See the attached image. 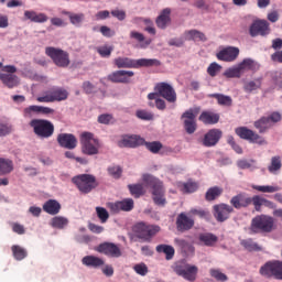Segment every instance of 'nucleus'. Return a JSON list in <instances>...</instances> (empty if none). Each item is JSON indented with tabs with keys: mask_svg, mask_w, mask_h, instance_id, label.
Segmentation results:
<instances>
[{
	"mask_svg": "<svg viewBox=\"0 0 282 282\" xmlns=\"http://www.w3.org/2000/svg\"><path fill=\"white\" fill-rule=\"evenodd\" d=\"M133 232L139 239H143V241H151V239L160 232V226L138 223L133 226Z\"/></svg>",
	"mask_w": 282,
	"mask_h": 282,
	"instance_id": "9",
	"label": "nucleus"
},
{
	"mask_svg": "<svg viewBox=\"0 0 282 282\" xmlns=\"http://www.w3.org/2000/svg\"><path fill=\"white\" fill-rule=\"evenodd\" d=\"M219 113L213 111H203L198 117V120L203 122V124H217L219 122Z\"/></svg>",
	"mask_w": 282,
	"mask_h": 282,
	"instance_id": "30",
	"label": "nucleus"
},
{
	"mask_svg": "<svg viewBox=\"0 0 282 282\" xmlns=\"http://www.w3.org/2000/svg\"><path fill=\"white\" fill-rule=\"evenodd\" d=\"M240 73L243 75L246 72H259L261 65L252 58H245L238 64Z\"/></svg>",
	"mask_w": 282,
	"mask_h": 282,
	"instance_id": "28",
	"label": "nucleus"
},
{
	"mask_svg": "<svg viewBox=\"0 0 282 282\" xmlns=\"http://www.w3.org/2000/svg\"><path fill=\"white\" fill-rule=\"evenodd\" d=\"M219 72H221V65L217 64V62L212 63L207 67V74H209L212 76V78H215V76H217V74H219Z\"/></svg>",
	"mask_w": 282,
	"mask_h": 282,
	"instance_id": "58",
	"label": "nucleus"
},
{
	"mask_svg": "<svg viewBox=\"0 0 282 282\" xmlns=\"http://www.w3.org/2000/svg\"><path fill=\"white\" fill-rule=\"evenodd\" d=\"M209 98H215L220 107H232V97L224 94H212Z\"/></svg>",
	"mask_w": 282,
	"mask_h": 282,
	"instance_id": "39",
	"label": "nucleus"
},
{
	"mask_svg": "<svg viewBox=\"0 0 282 282\" xmlns=\"http://www.w3.org/2000/svg\"><path fill=\"white\" fill-rule=\"evenodd\" d=\"M98 54H100V56H102L104 58H107L109 56H111V53L113 52V47L112 46H101L97 50Z\"/></svg>",
	"mask_w": 282,
	"mask_h": 282,
	"instance_id": "62",
	"label": "nucleus"
},
{
	"mask_svg": "<svg viewBox=\"0 0 282 282\" xmlns=\"http://www.w3.org/2000/svg\"><path fill=\"white\" fill-rule=\"evenodd\" d=\"M142 180L143 184L150 188L152 202L155 206L164 208L166 206V189L164 188V183H162L160 178L150 174H143Z\"/></svg>",
	"mask_w": 282,
	"mask_h": 282,
	"instance_id": "1",
	"label": "nucleus"
},
{
	"mask_svg": "<svg viewBox=\"0 0 282 282\" xmlns=\"http://www.w3.org/2000/svg\"><path fill=\"white\" fill-rule=\"evenodd\" d=\"M154 94H156L159 97L163 98L164 100H166V102H170L171 105L177 102V93L175 91V88H173L169 83H158L154 86Z\"/></svg>",
	"mask_w": 282,
	"mask_h": 282,
	"instance_id": "10",
	"label": "nucleus"
},
{
	"mask_svg": "<svg viewBox=\"0 0 282 282\" xmlns=\"http://www.w3.org/2000/svg\"><path fill=\"white\" fill-rule=\"evenodd\" d=\"M69 98V91L63 87L54 86L36 97L37 102H63Z\"/></svg>",
	"mask_w": 282,
	"mask_h": 282,
	"instance_id": "6",
	"label": "nucleus"
},
{
	"mask_svg": "<svg viewBox=\"0 0 282 282\" xmlns=\"http://www.w3.org/2000/svg\"><path fill=\"white\" fill-rule=\"evenodd\" d=\"M135 116L139 120H153L154 118L153 113L149 112V110H137Z\"/></svg>",
	"mask_w": 282,
	"mask_h": 282,
	"instance_id": "60",
	"label": "nucleus"
},
{
	"mask_svg": "<svg viewBox=\"0 0 282 282\" xmlns=\"http://www.w3.org/2000/svg\"><path fill=\"white\" fill-rule=\"evenodd\" d=\"M24 18L33 23H46L48 19L45 13H36L35 11H24Z\"/></svg>",
	"mask_w": 282,
	"mask_h": 282,
	"instance_id": "35",
	"label": "nucleus"
},
{
	"mask_svg": "<svg viewBox=\"0 0 282 282\" xmlns=\"http://www.w3.org/2000/svg\"><path fill=\"white\" fill-rule=\"evenodd\" d=\"M273 230H276V223L272 216L258 215L251 219L250 235H270Z\"/></svg>",
	"mask_w": 282,
	"mask_h": 282,
	"instance_id": "2",
	"label": "nucleus"
},
{
	"mask_svg": "<svg viewBox=\"0 0 282 282\" xmlns=\"http://www.w3.org/2000/svg\"><path fill=\"white\" fill-rule=\"evenodd\" d=\"M143 145L150 151V153H160L162 151V142L160 141H153V142H147L144 140Z\"/></svg>",
	"mask_w": 282,
	"mask_h": 282,
	"instance_id": "52",
	"label": "nucleus"
},
{
	"mask_svg": "<svg viewBox=\"0 0 282 282\" xmlns=\"http://www.w3.org/2000/svg\"><path fill=\"white\" fill-rule=\"evenodd\" d=\"M97 252L106 254V257H112L115 259H118V257H122V251L120 250V247H118V245L113 242L100 243L97 248Z\"/></svg>",
	"mask_w": 282,
	"mask_h": 282,
	"instance_id": "21",
	"label": "nucleus"
},
{
	"mask_svg": "<svg viewBox=\"0 0 282 282\" xmlns=\"http://www.w3.org/2000/svg\"><path fill=\"white\" fill-rule=\"evenodd\" d=\"M195 226V219L186 215V213H181L176 218V229L178 232H186Z\"/></svg>",
	"mask_w": 282,
	"mask_h": 282,
	"instance_id": "24",
	"label": "nucleus"
},
{
	"mask_svg": "<svg viewBox=\"0 0 282 282\" xmlns=\"http://www.w3.org/2000/svg\"><path fill=\"white\" fill-rule=\"evenodd\" d=\"M235 133L239 135L241 140H247V142L251 144H259L260 147L268 144L263 137L259 135L254 130H250L248 127H238L235 129Z\"/></svg>",
	"mask_w": 282,
	"mask_h": 282,
	"instance_id": "11",
	"label": "nucleus"
},
{
	"mask_svg": "<svg viewBox=\"0 0 282 282\" xmlns=\"http://www.w3.org/2000/svg\"><path fill=\"white\" fill-rule=\"evenodd\" d=\"M281 18V15L279 14V11L273 10L270 11L267 15L268 21H270V23H276V21H279V19Z\"/></svg>",
	"mask_w": 282,
	"mask_h": 282,
	"instance_id": "64",
	"label": "nucleus"
},
{
	"mask_svg": "<svg viewBox=\"0 0 282 282\" xmlns=\"http://www.w3.org/2000/svg\"><path fill=\"white\" fill-rule=\"evenodd\" d=\"M44 213H47V215H58L61 213V203L56 199H48L43 205Z\"/></svg>",
	"mask_w": 282,
	"mask_h": 282,
	"instance_id": "31",
	"label": "nucleus"
},
{
	"mask_svg": "<svg viewBox=\"0 0 282 282\" xmlns=\"http://www.w3.org/2000/svg\"><path fill=\"white\" fill-rule=\"evenodd\" d=\"M66 15L73 25H79L83 23V21H85V14L83 13L66 12Z\"/></svg>",
	"mask_w": 282,
	"mask_h": 282,
	"instance_id": "53",
	"label": "nucleus"
},
{
	"mask_svg": "<svg viewBox=\"0 0 282 282\" xmlns=\"http://www.w3.org/2000/svg\"><path fill=\"white\" fill-rule=\"evenodd\" d=\"M148 100H154L155 107L159 111H164V109H166V101L155 93L148 94Z\"/></svg>",
	"mask_w": 282,
	"mask_h": 282,
	"instance_id": "47",
	"label": "nucleus"
},
{
	"mask_svg": "<svg viewBox=\"0 0 282 282\" xmlns=\"http://www.w3.org/2000/svg\"><path fill=\"white\" fill-rule=\"evenodd\" d=\"M133 76H135L133 70H115L109 74L107 78L110 80V83L128 85V83H131V78H133Z\"/></svg>",
	"mask_w": 282,
	"mask_h": 282,
	"instance_id": "17",
	"label": "nucleus"
},
{
	"mask_svg": "<svg viewBox=\"0 0 282 282\" xmlns=\"http://www.w3.org/2000/svg\"><path fill=\"white\" fill-rule=\"evenodd\" d=\"M120 149H138V147H144V138L138 134H126L121 137V140L117 142Z\"/></svg>",
	"mask_w": 282,
	"mask_h": 282,
	"instance_id": "15",
	"label": "nucleus"
},
{
	"mask_svg": "<svg viewBox=\"0 0 282 282\" xmlns=\"http://www.w3.org/2000/svg\"><path fill=\"white\" fill-rule=\"evenodd\" d=\"M108 173L113 180H120L122 177V167L120 165L109 166Z\"/></svg>",
	"mask_w": 282,
	"mask_h": 282,
	"instance_id": "55",
	"label": "nucleus"
},
{
	"mask_svg": "<svg viewBox=\"0 0 282 282\" xmlns=\"http://www.w3.org/2000/svg\"><path fill=\"white\" fill-rule=\"evenodd\" d=\"M281 156H273L268 169L270 173H276V171H281Z\"/></svg>",
	"mask_w": 282,
	"mask_h": 282,
	"instance_id": "54",
	"label": "nucleus"
},
{
	"mask_svg": "<svg viewBox=\"0 0 282 282\" xmlns=\"http://www.w3.org/2000/svg\"><path fill=\"white\" fill-rule=\"evenodd\" d=\"M198 241L206 246L207 248H214L217 246V241H219V237L212 232H203L198 235Z\"/></svg>",
	"mask_w": 282,
	"mask_h": 282,
	"instance_id": "29",
	"label": "nucleus"
},
{
	"mask_svg": "<svg viewBox=\"0 0 282 282\" xmlns=\"http://www.w3.org/2000/svg\"><path fill=\"white\" fill-rule=\"evenodd\" d=\"M272 32L270 29V22L267 20H256L249 28V34L253 39L256 36H268Z\"/></svg>",
	"mask_w": 282,
	"mask_h": 282,
	"instance_id": "16",
	"label": "nucleus"
},
{
	"mask_svg": "<svg viewBox=\"0 0 282 282\" xmlns=\"http://www.w3.org/2000/svg\"><path fill=\"white\" fill-rule=\"evenodd\" d=\"M171 23V9H164L161 14L156 18V25L161 30L166 29V26Z\"/></svg>",
	"mask_w": 282,
	"mask_h": 282,
	"instance_id": "33",
	"label": "nucleus"
},
{
	"mask_svg": "<svg viewBox=\"0 0 282 282\" xmlns=\"http://www.w3.org/2000/svg\"><path fill=\"white\" fill-rule=\"evenodd\" d=\"M0 80L9 89H13V87H17L19 85V77L12 74L0 73Z\"/></svg>",
	"mask_w": 282,
	"mask_h": 282,
	"instance_id": "32",
	"label": "nucleus"
},
{
	"mask_svg": "<svg viewBox=\"0 0 282 282\" xmlns=\"http://www.w3.org/2000/svg\"><path fill=\"white\" fill-rule=\"evenodd\" d=\"M240 246H242L245 250H248V252H260L261 250L259 243L254 242L252 238L241 240Z\"/></svg>",
	"mask_w": 282,
	"mask_h": 282,
	"instance_id": "41",
	"label": "nucleus"
},
{
	"mask_svg": "<svg viewBox=\"0 0 282 282\" xmlns=\"http://www.w3.org/2000/svg\"><path fill=\"white\" fill-rule=\"evenodd\" d=\"M184 36L186 41H207L206 34L197 30L185 31Z\"/></svg>",
	"mask_w": 282,
	"mask_h": 282,
	"instance_id": "38",
	"label": "nucleus"
},
{
	"mask_svg": "<svg viewBox=\"0 0 282 282\" xmlns=\"http://www.w3.org/2000/svg\"><path fill=\"white\" fill-rule=\"evenodd\" d=\"M252 188L259 193H279L281 191L280 186L274 185H252Z\"/></svg>",
	"mask_w": 282,
	"mask_h": 282,
	"instance_id": "50",
	"label": "nucleus"
},
{
	"mask_svg": "<svg viewBox=\"0 0 282 282\" xmlns=\"http://www.w3.org/2000/svg\"><path fill=\"white\" fill-rule=\"evenodd\" d=\"M253 126L258 129L259 133H265L272 127V123L268 117H262L254 121Z\"/></svg>",
	"mask_w": 282,
	"mask_h": 282,
	"instance_id": "40",
	"label": "nucleus"
},
{
	"mask_svg": "<svg viewBox=\"0 0 282 282\" xmlns=\"http://www.w3.org/2000/svg\"><path fill=\"white\" fill-rule=\"evenodd\" d=\"M130 39H134V41H138L140 43V47H149L151 45V40H147L144 37V34L137 32V31H131L130 32Z\"/></svg>",
	"mask_w": 282,
	"mask_h": 282,
	"instance_id": "46",
	"label": "nucleus"
},
{
	"mask_svg": "<svg viewBox=\"0 0 282 282\" xmlns=\"http://www.w3.org/2000/svg\"><path fill=\"white\" fill-rule=\"evenodd\" d=\"M14 171V162L10 159L0 158V175H10Z\"/></svg>",
	"mask_w": 282,
	"mask_h": 282,
	"instance_id": "36",
	"label": "nucleus"
},
{
	"mask_svg": "<svg viewBox=\"0 0 282 282\" xmlns=\"http://www.w3.org/2000/svg\"><path fill=\"white\" fill-rule=\"evenodd\" d=\"M223 135H224V132L220 129H217V128L210 129L208 132L205 133L202 140V144L203 147H207V148L217 147Z\"/></svg>",
	"mask_w": 282,
	"mask_h": 282,
	"instance_id": "18",
	"label": "nucleus"
},
{
	"mask_svg": "<svg viewBox=\"0 0 282 282\" xmlns=\"http://www.w3.org/2000/svg\"><path fill=\"white\" fill-rule=\"evenodd\" d=\"M195 118L196 116L193 109H189L182 115L184 129L188 135H193V133L197 131V121H195Z\"/></svg>",
	"mask_w": 282,
	"mask_h": 282,
	"instance_id": "20",
	"label": "nucleus"
},
{
	"mask_svg": "<svg viewBox=\"0 0 282 282\" xmlns=\"http://www.w3.org/2000/svg\"><path fill=\"white\" fill-rule=\"evenodd\" d=\"M250 204L254 206V209L258 213L261 212V206H265V208H276V206L271 200L259 195L250 197Z\"/></svg>",
	"mask_w": 282,
	"mask_h": 282,
	"instance_id": "27",
	"label": "nucleus"
},
{
	"mask_svg": "<svg viewBox=\"0 0 282 282\" xmlns=\"http://www.w3.org/2000/svg\"><path fill=\"white\" fill-rule=\"evenodd\" d=\"M188 215L189 217H199V219H205L206 221L210 219V212L208 209L192 208Z\"/></svg>",
	"mask_w": 282,
	"mask_h": 282,
	"instance_id": "44",
	"label": "nucleus"
},
{
	"mask_svg": "<svg viewBox=\"0 0 282 282\" xmlns=\"http://www.w3.org/2000/svg\"><path fill=\"white\" fill-rule=\"evenodd\" d=\"M10 133H12V126H10V124H1L0 126V138L10 135Z\"/></svg>",
	"mask_w": 282,
	"mask_h": 282,
	"instance_id": "63",
	"label": "nucleus"
},
{
	"mask_svg": "<svg viewBox=\"0 0 282 282\" xmlns=\"http://www.w3.org/2000/svg\"><path fill=\"white\" fill-rule=\"evenodd\" d=\"M69 224V219L63 216H55L51 219L52 228H57L58 230H63Z\"/></svg>",
	"mask_w": 282,
	"mask_h": 282,
	"instance_id": "45",
	"label": "nucleus"
},
{
	"mask_svg": "<svg viewBox=\"0 0 282 282\" xmlns=\"http://www.w3.org/2000/svg\"><path fill=\"white\" fill-rule=\"evenodd\" d=\"M174 272H176L178 276L185 279V281L195 282L199 269L197 268V265L193 264H177L174 269Z\"/></svg>",
	"mask_w": 282,
	"mask_h": 282,
	"instance_id": "14",
	"label": "nucleus"
},
{
	"mask_svg": "<svg viewBox=\"0 0 282 282\" xmlns=\"http://www.w3.org/2000/svg\"><path fill=\"white\" fill-rule=\"evenodd\" d=\"M82 263L87 268H100L105 265V260L95 256H86L82 259Z\"/></svg>",
	"mask_w": 282,
	"mask_h": 282,
	"instance_id": "34",
	"label": "nucleus"
},
{
	"mask_svg": "<svg viewBox=\"0 0 282 282\" xmlns=\"http://www.w3.org/2000/svg\"><path fill=\"white\" fill-rule=\"evenodd\" d=\"M209 274L210 276H213V279H216V281H221V282L228 281V275L225 273H221L219 269H210Z\"/></svg>",
	"mask_w": 282,
	"mask_h": 282,
	"instance_id": "56",
	"label": "nucleus"
},
{
	"mask_svg": "<svg viewBox=\"0 0 282 282\" xmlns=\"http://www.w3.org/2000/svg\"><path fill=\"white\" fill-rule=\"evenodd\" d=\"M82 151L85 155H98L100 149H102V143L100 140L94 138L91 132H83L80 134Z\"/></svg>",
	"mask_w": 282,
	"mask_h": 282,
	"instance_id": "4",
	"label": "nucleus"
},
{
	"mask_svg": "<svg viewBox=\"0 0 282 282\" xmlns=\"http://www.w3.org/2000/svg\"><path fill=\"white\" fill-rule=\"evenodd\" d=\"M96 213L98 219H100L101 224H107L109 219V212L105 209V207H96Z\"/></svg>",
	"mask_w": 282,
	"mask_h": 282,
	"instance_id": "57",
	"label": "nucleus"
},
{
	"mask_svg": "<svg viewBox=\"0 0 282 282\" xmlns=\"http://www.w3.org/2000/svg\"><path fill=\"white\" fill-rule=\"evenodd\" d=\"M133 270L134 272H137V274H140L141 276H147V274L149 273V268L144 263L135 264L133 267Z\"/></svg>",
	"mask_w": 282,
	"mask_h": 282,
	"instance_id": "61",
	"label": "nucleus"
},
{
	"mask_svg": "<svg viewBox=\"0 0 282 282\" xmlns=\"http://www.w3.org/2000/svg\"><path fill=\"white\" fill-rule=\"evenodd\" d=\"M199 188V185L195 182H187L183 184L182 192L183 193H195Z\"/></svg>",
	"mask_w": 282,
	"mask_h": 282,
	"instance_id": "59",
	"label": "nucleus"
},
{
	"mask_svg": "<svg viewBox=\"0 0 282 282\" xmlns=\"http://www.w3.org/2000/svg\"><path fill=\"white\" fill-rule=\"evenodd\" d=\"M128 189L130 191V194L132 197H135V199L142 197L144 195V185L142 184H130L128 185Z\"/></svg>",
	"mask_w": 282,
	"mask_h": 282,
	"instance_id": "48",
	"label": "nucleus"
},
{
	"mask_svg": "<svg viewBox=\"0 0 282 282\" xmlns=\"http://www.w3.org/2000/svg\"><path fill=\"white\" fill-rule=\"evenodd\" d=\"M34 113L39 115L42 113V116H52L54 113V109L50 107L44 106H29L23 109V117L24 118H33Z\"/></svg>",
	"mask_w": 282,
	"mask_h": 282,
	"instance_id": "23",
	"label": "nucleus"
},
{
	"mask_svg": "<svg viewBox=\"0 0 282 282\" xmlns=\"http://www.w3.org/2000/svg\"><path fill=\"white\" fill-rule=\"evenodd\" d=\"M113 63L118 69H139V67H158L160 66V61L158 59H131L129 57H117Z\"/></svg>",
	"mask_w": 282,
	"mask_h": 282,
	"instance_id": "3",
	"label": "nucleus"
},
{
	"mask_svg": "<svg viewBox=\"0 0 282 282\" xmlns=\"http://www.w3.org/2000/svg\"><path fill=\"white\" fill-rule=\"evenodd\" d=\"M224 194V188L219 186L209 187L205 194L206 202H215V199H219Z\"/></svg>",
	"mask_w": 282,
	"mask_h": 282,
	"instance_id": "37",
	"label": "nucleus"
},
{
	"mask_svg": "<svg viewBox=\"0 0 282 282\" xmlns=\"http://www.w3.org/2000/svg\"><path fill=\"white\" fill-rule=\"evenodd\" d=\"M73 184L77 186L78 191L84 195H89L94 188L98 186L96 176L91 174H79L72 178Z\"/></svg>",
	"mask_w": 282,
	"mask_h": 282,
	"instance_id": "8",
	"label": "nucleus"
},
{
	"mask_svg": "<svg viewBox=\"0 0 282 282\" xmlns=\"http://www.w3.org/2000/svg\"><path fill=\"white\" fill-rule=\"evenodd\" d=\"M134 207V202L132 198H124L123 200L109 203L108 208L110 213L113 215H118V213H130V210Z\"/></svg>",
	"mask_w": 282,
	"mask_h": 282,
	"instance_id": "19",
	"label": "nucleus"
},
{
	"mask_svg": "<svg viewBox=\"0 0 282 282\" xmlns=\"http://www.w3.org/2000/svg\"><path fill=\"white\" fill-rule=\"evenodd\" d=\"M11 251L15 261H23L28 257V250L19 245H13Z\"/></svg>",
	"mask_w": 282,
	"mask_h": 282,
	"instance_id": "43",
	"label": "nucleus"
},
{
	"mask_svg": "<svg viewBox=\"0 0 282 282\" xmlns=\"http://www.w3.org/2000/svg\"><path fill=\"white\" fill-rule=\"evenodd\" d=\"M229 203L236 210H241V208H248L250 206V197L246 193H239L232 196Z\"/></svg>",
	"mask_w": 282,
	"mask_h": 282,
	"instance_id": "26",
	"label": "nucleus"
},
{
	"mask_svg": "<svg viewBox=\"0 0 282 282\" xmlns=\"http://www.w3.org/2000/svg\"><path fill=\"white\" fill-rule=\"evenodd\" d=\"M257 89H261V78L247 82L243 85V90L246 94H252V91H257Z\"/></svg>",
	"mask_w": 282,
	"mask_h": 282,
	"instance_id": "49",
	"label": "nucleus"
},
{
	"mask_svg": "<svg viewBox=\"0 0 282 282\" xmlns=\"http://www.w3.org/2000/svg\"><path fill=\"white\" fill-rule=\"evenodd\" d=\"M261 276H265V279H278V281H282V261H269L264 265L260 268Z\"/></svg>",
	"mask_w": 282,
	"mask_h": 282,
	"instance_id": "12",
	"label": "nucleus"
},
{
	"mask_svg": "<svg viewBox=\"0 0 282 282\" xmlns=\"http://www.w3.org/2000/svg\"><path fill=\"white\" fill-rule=\"evenodd\" d=\"M29 124L32 127L35 135L42 140H47V138L54 135V123L47 119H33Z\"/></svg>",
	"mask_w": 282,
	"mask_h": 282,
	"instance_id": "7",
	"label": "nucleus"
},
{
	"mask_svg": "<svg viewBox=\"0 0 282 282\" xmlns=\"http://www.w3.org/2000/svg\"><path fill=\"white\" fill-rule=\"evenodd\" d=\"M224 76L226 78H239L240 76H243L241 73V69L239 68V65L227 68L224 73Z\"/></svg>",
	"mask_w": 282,
	"mask_h": 282,
	"instance_id": "51",
	"label": "nucleus"
},
{
	"mask_svg": "<svg viewBox=\"0 0 282 282\" xmlns=\"http://www.w3.org/2000/svg\"><path fill=\"white\" fill-rule=\"evenodd\" d=\"M45 54L53 61L54 65L61 69H67L72 63V59H69V53L62 48L47 46L45 48Z\"/></svg>",
	"mask_w": 282,
	"mask_h": 282,
	"instance_id": "5",
	"label": "nucleus"
},
{
	"mask_svg": "<svg viewBox=\"0 0 282 282\" xmlns=\"http://www.w3.org/2000/svg\"><path fill=\"white\" fill-rule=\"evenodd\" d=\"M214 217L216 221L219 224H224V221H228L230 219V215L235 213V208L231 205L226 203H220L213 206Z\"/></svg>",
	"mask_w": 282,
	"mask_h": 282,
	"instance_id": "13",
	"label": "nucleus"
},
{
	"mask_svg": "<svg viewBox=\"0 0 282 282\" xmlns=\"http://www.w3.org/2000/svg\"><path fill=\"white\" fill-rule=\"evenodd\" d=\"M156 252H163L165 254L166 261H171L175 257V248L171 245H159L156 246Z\"/></svg>",
	"mask_w": 282,
	"mask_h": 282,
	"instance_id": "42",
	"label": "nucleus"
},
{
	"mask_svg": "<svg viewBox=\"0 0 282 282\" xmlns=\"http://www.w3.org/2000/svg\"><path fill=\"white\" fill-rule=\"evenodd\" d=\"M57 142L63 149H76L78 147V139L72 133H59L57 135Z\"/></svg>",
	"mask_w": 282,
	"mask_h": 282,
	"instance_id": "25",
	"label": "nucleus"
},
{
	"mask_svg": "<svg viewBox=\"0 0 282 282\" xmlns=\"http://www.w3.org/2000/svg\"><path fill=\"white\" fill-rule=\"evenodd\" d=\"M216 56L218 61H224L225 63H232L239 57V47H225L220 52H218Z\"/></svg>",
	"mask_w": 282,
	"mask_h": 282,
	"instance_id": "22",
	"label": "nucleus"
}]
</instances>
